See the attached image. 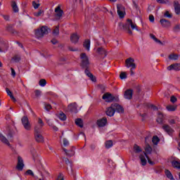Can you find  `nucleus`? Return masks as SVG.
<instances>
[{
    "instance_id": "obj_1",
    "label": "nucleus",
    "mask_w": 180,
    "mask_h": 180,
    "mask_svg": "<svg viewBox=\"0 0 180 180\" xmlns=\"http://www.w3.org/2000/svg\"><path fill=\"white\" fill-rule=\"evenodd\" d=\"M118 26L121 30H127L129 34H133V32L131 31V30H130V26L132 30H134V29L135 30H139V29H137V25L134 24L133 22V20L130 19H127V23L125 24L122 22H120Z\"/></svg>"
},
{
    "instance_id": "obj_2",
    "label": "nucleus",
    "mask_w": 180,
    "mask_h": 180,
    "mask_svg": "<svg viewBox=\"0 0 180 180\" xmlns=\"http://www.w3.org/2000/svg\"><path fill=\"white\" fill-rule=\"evenodd\" d=\"M115 112L117 113H123L124 112V109L122 105L117 103H112L110 107L107 108L105 113H115Z\"/></svg>"
},
{
    "instance_id": "obj_3",
    "label": "nucleus",
    "mask_w": 180,
    "mask_h": 180,
    "mask_svg": "<svg viewBox=\"0 0 180 180\" xmlns=\"http://www.w3.org/2000/svg\"><path fill=\"white\" fill-rule=\"evenodd\" d=\"M50 29L47 26H42L40 29L35 30V36L37 39L44 37V34H49Z\"/></svg>"
},
{
    "instance_id": "obj_4",
    "label": "nucleus",
    "mask_w": 180,
    "mask_h": 180,
    "mask_svg": "<svg viewBox=\"0 0 180 180\" xmlns=\"http://www.w3.org/2000/svg\"><path fill=\"white\" fill-rule=\"evenodd\" d=\"M81 63L80 67L82 68H89V58L86 56V53H82L80 54Z\"/></svg>"
},
{
    "instance_id": "obj_5",
    "label": "nucleus",
    "mask_w": 180,
    "mask_h": 180,
    "mask_svg": "<svg viewBox=\"0 0 180 180\" xmlns=\"http://www.w3.org/2000/svg\"><path fill=\"white\" fill-rule=\"evenodd\" d=\"M102 99L105 101V102H108V103H110L112 102H119V97L118 96H114L110 93H105L103 95Z\"/></svg>"
},
{
    "instance_id": "obj_6",
    "label": "nucleus",
    "mask_w": 180,
    "mask_h": 180,
    "mask_svg": "<svg viewBox=\"0 0 180 180\" xmlns=\"http://www.w3.org/2000/svg\"><path fill=\"white\" fill-rule=\"evenodd\" d=\"M34 131L36 141L37 143H43L44 141V137H43V135H41V130H40V128L36 126L34 129Z\"/></svg>"
},
{
    "instance_id": "obj_7",
    "label": "nucleus",
    "mask_w": 180,
    "mask_h": 180,
    "mask_svg": "<svg viewBox=\"0 0 180 180\" xmlns=\"http://www.w3.org/2000/svg\"><path fill=\"white\" fill-rule=\"evenodd\" d=\"M21 122L25 130H27L28 131H30V130H32V125L30 124V122H29V118H27V116H23L21 119Z\"/></svg>"
},
{
    "instance_id": "obj_8",
    "label": "nucleus",
    "mask_w": 180,
    "mask_h": 180,
    "mask_svg": "<svg viewBox=\"0 0 180 180\" xmlns=\"http://www.w3.org/2000/svg\"><path fill=\"white\" fill-rule=\"evenodd\" d=\"M125 67L127 68H137L136 63H134V59L133 58H128L125 60Z\"/></svg>"
},
{
    "instance_id": "obj_9",
    "label": "nucleus",
    "mask_w": 180,
    "mask_h": 180,
    "mask_svg": "<svg viewBox=\"0 0 180 180\" xmlns=\"http://www.w3.org/2000/svg\"><path fill=\"white\" fill-rule=\"evenodd\" d=\"M68 109L69 112H71L72 113H77L78 105H77V103H72L68 105Z\"/></svg>"
},
{
    "instance_id": "obj_10",
    "label": "nucleus",
    "mask_w": 180,
    "mask_h": 180,
    "mask_svg": "<svg viewBox=\"0 0 180 180\" xmlns=\"http://www.w3.org/2000/svg\"><path fill=\"white\" fill-rule=\"evenodd\" d=\"M23 167H25V164H23V159L22 157L18 156L16 169H18V171H23Z\"/></svg>"
},
{
    "instance_id": "obj_11",
    "label": "nucleus",
    "mask_w": 180,
    "mask_h": 180,
    "mask_svg": "<svg viewBox=\"0 0 180 180\" xmlns=\"http://www.w3.org/2000/svg\"><path fill=\"white\" fill-rule=\"evenodd\" d=\"M117 12L120 18H124V11H125L124 6H123L120 4H118L117 6Z\"/></svg>"
},
{
    "instance_id": "obj_12",
    "label": "nucleus",
    "mask_w": 180,
    "mask_h": 180,
    "mask_svg": "<svg viewBox=\"0 0 180 180\" xmlns=\"http://www.w3.org/2000/svg\"><path fill=\"white\" fill-rule=\"evenodd\" d=\"M108 123V119L106 117H103L99 119L96 122V124L98 127H105Z\"/></svg>"
},
{
    "instance_id": "obj_13",
    "label": "nucleus",
    "mask_w": 180,
    "mask_h": 180,
    "mask_svg": "<svg viewBox=\"0 0 180 180\" xmlns=\"http://www.w3.org/2000/svg\"><path fill=\"white\" fill-rule=\"evenodd\" d=\"M124 98L125 99H132L133 98V89H127L124 93Z\"/></svg>"
},
{
    "instance_id": "obj_14",
    "label": "nucleus",
    "mask_w": 180,
    "mask_h": 180,
    "mask_svg": "<svg viewBox=\"0 0 180 180\" xmlns=\"http://www.w3.org/2000/svg\"><path fill=\"white\" fill-rule=\"evenodd\" d=\"M168 71H172L174 70V71H180V63H174L172 64L167 67Z\"/></svg>"
},
{
    "instance_id": "obj_15",
    "label": "nucleus",
    "mask_w": 180,
    "mask_h": 180,
    "mask_svg": "<svg viewBox=\"0 0 180 180\" xmlns=\"http://www.w3.org/2000/svg\"><path fill=\"white\" fill-rule=\"evenodd\" d=\"M55 12L57 19H61L63 13H64V11L61 10V7L60 6L55 8Z\"/></svg>"
},
{
    "instance_id": "obj_16",
    "label": "nucleus",
    "mask_w": 180,
    "mask_h": 180,
    "mask_svg": "<svg viewBox=\"0 0 180 180\" xmlns=\"http://www.w3.org/2000/svg\"><path fill=\"white\" fill-rule=\"evenodd\" d=\"M156 122L159 123V124H164L165 123V116L162 113H159L158 115V118Z\"/></svg>"
},
{
    "instance_id": "obj_17",
    "label": "nucleus",
    "mask_w": 180,
    "mask_h": 180,
    "mask_svg": "<svg viewBox=\"0 0 180 180\" xmlns=\"http://www.w3.org/2000/svg\"><path fill=\"white\" fill-rule=\"evenodd\" d=\"M162 129L163 130H165V131H166V133H167V134H169V136H172V133H174V129H172V128H171L169 125L165 124L162 126Z\"/></svg>"
},
{
    "instance_id": "obj_18",
    "label": "nucleus",
    "mask_w": 180,
    "mask_h": 180,
    "mask_svg": "<svg viewBox=\"0 0 180 180\" xmlns=\"http://www.w3.org/2000/svg\"><path fill=\"white\" fill-rule=\"evenodd\" d=\"M160 23L163 27H171V22L166 19H160Z\"/></svg>"
},
{
    "instance_id": "obj_19",
    "label": "nucleus",
    "mask_w": 180,
    "mask_h": 180,
    "mask_svg": "<svg viewBox=\"0 0 180 180\" xmlns=\"http://www.w3.org/2000/svg\"><path fill=\"white\" fill-rule=\"evenodd\" d=\"M78 40H79V36L77 33L72 34L70 36V41L74 43V44H77L78 43Z\"/></svg>"
},
{
    "instance_id": "obj_20",
    "label": "nucleus",
    "mask_w": 180,
    "mask_h": 180,
    "mask_svg": "<svg viewBox=\"0 0 180 180\" xmlns=\"http://www.w3.org/2000/svg\"><path fill=\"white\" fill-rule=\"evenodd\" d=\"M0 141L3 143L4 144H6V146H8V147H11V143H9V141L5 136H3L2 134H0Z\"/></svg>"
},
{
    "instance_id": "obj_21",
    "label": "nucleus",
    "mask_w": 180,
    "mask_h": 180,
    "mask_svg": "<svg viewBox=\"0 0 180 180\" xmlns=\"http://www.w3.org/2000/svg\"><path fill=\"white\" fill-rule=\"evenodd\" d=\"M84 73L86 74V75H87V77H89L90 79H91L93 82H95L96 81V78L94 77V75H92V73L89 72V70H88V68H86Z\"/></svg>"
},
{
    "instance_id": "obj_22",
    "label": "nucleus",
    "mask_w": 180,
    "mask_h": 180,
    "mask_svg": "<svg viewBox=\"0 0 180 180\" xmlns=\"http://www.w3.org/2000/svg\"><path fill=\"white\" fill-rule=\"evenodd\" d=\"M139 158L141 160V165H143V167L147 165V160L146 159V155L144 154V152L143 154H141L139 155Z\"/></svg>"
},
{
    "instance_id": "obj_23",
    "label": "nucleus",
    "mask_w": 180,
    "mask_h": 180,
    "mask_svg": "<svg viewBox=\"0 0 180 180\" xmlns=\"http://www.w3.org/2000/svg\"><path fill=\"white\" fill-rule=\"evenodd\" d=\"M76 126L82 129L84 127V121L81 118H77L75 121Z\"/></svg>"
},
{
    "instance_id": "obj_24",
    "label": "nucleus",
    "mask_w": 180,
    "mask_h": 180,
    "mask_svg": "<svg viewBox=\"0 0 180 180\" xmlns=\"http://www.w3.org/2000/svg\"><path fill=\"white\" fill-rule=\"evenodd\" d=\"M83 47H84L87 51H89V49H91V40L86 39L83 44Z\"/></svg>"
},
{
    "instance_id": "obj_25",
    "label": "nucleus",
    "mask_w": 180,
    "mask_h": 180,
    "mask_svg": "<svg viewBox=\"0 0 180 180\" xmlns=\"http://www.w3.org/2000/svg\"><path fill=\"white\" fill-rule=\"evenodd\" d=\"M174 6L175 13H176V15H179L180 14V5H179V2L174 1Z\"/></svg>"
},
{
    "instance_id": "obj_26",
    "label": "nucleus",
    "mask_w": 180,
    "mask_h": 180,
    "mask_svg": "<svg viewBox=\"0 0 180 180\" xmlns=\"http://www.w3.org/2000/svg\"><path fill=\"white\" fill-rule=\"evenodd\" d=\"M56 116L60 120H62V122H65V120H67V115L65 113H56Z\"/></svg>"
},
{
    "instance_id": "obj_27",
    "label": "nucleus",
    "mask_w": 180,
    "mask_h": 180,
    "mask_svg": "<svg viewBox=\"0 0 180 180\" xmlns=\"http://www.w3.org/2000/svg\"><path fill=\"white\" fill-rule=\"evenodd\" d=\"M172 167L176 168V169H180V161L173 160L172 161Z\"/></svg>"
},
{
    "instance_id": "obj_28",
    "label": "nucleus",
    "mask_w": 180,
    "mask_h": 180,
    "mask_svg": "<svg viewBox=\"0 0 180 180\" xmlns=\"http://www.w3.org/2000/svg\"><path fill=\"white\" fill-rule=\"evenodd\" d=\"M165 174L169 179L175 180V179H174V176H172V173H171V172L169 170L165 169Z\"/></svg>"
},
{
    "instance_id": "obj_29",
    "label": "nucleus",
    "mask_w": 180,
    "mask_h": 180,
    "mask_svg": "<svg viewBox=\"0 0 180 180\" xmlns=\"http://www.w3.org/2000/svg\"><path fill=\"white\" fill-rule=\"evenodd\" d=\"M6 92L7 93L8 96H10L11 99H12V101L13 102H16V98H15V96H13V94H12V91H11V90H9V89L6 88Z\"/></svg>"
},
{
    "instance_id": "obj_30",
    "label": "nucleus",
    "mask_w": 180,
    "mask_h": 180,
    "mask_svg": "<svg viewBox=\"0 0 180 180\" xmlns=\"http://www.w3.org/2000/svg\"><path fill=\"white\" fill-rule=\"evenodd\" d=\"M97 53H98V54H101V56H104V57H106L107 56L106 51L103 48H98Z\"/></svg>"
},
{
    "instance_id": "obj_31",
    "label": "nucleus",
    "mask_w": 180,
    "mask_h": 180,
    "mask_svg": "<svg viewBox=\"0 0 180 180\" xmlns=\"http://www.w3.org/2000/svg\"><path fill=\"white\" fill-rule=\"evenodd\" d=\"M134 153H136V154H139V153H141V151H143V149H141V148L139 145L134 144Z\"/></svg>"
},
{
    "instance_id": "obj_32",
    "label": "nucleus",
    "mask_w": 180,
    "mask_h": 180,
    "mask_svg": "<svg viewBox=\"0 0 180 180\" xmlns=\"http://www.w3.org/2000/svg\"><path fill=\"white\" fill-rule=\"evenodd\" d=\"M63 151L67 154L69 157H72L75 154V152L74 150L71 149L70 150H68L65 148H63Z\"/></svg>"
},
{
    "instance_id": "obj_33",
    "label": "nucleus",
    "mask_w": 180,
    "mask_h": 180,
    "mask_svg": "<svg viewBox=\"0 0 180 180\" xmlns=\"http://www.w3.org/2000/svg\"><path fill=\"white\" fill-rule=\"evenodd\" d=\"M11 6H12L13 12H15V13L19 12V8L18 7V5L16 4V1H12Z\"/></svg>"
},
{
    "instance_id": "obj_34",
    "label": "nucleus",
    "mask_w": 180,
    "mask_h": 180,
    "mask_svg": "<svg viewBox=\"0 0 180 180\" xmlns=\"http://www.w3.org/2000/svg\"><path fill=\"white\" fill-rule=\"evenodd\" d=\"M52 34H53V36H58V34H60V26L57 25L56 27H55L52 32Z\"/></svg>"
},
{
    "instance_id": "obj_35",
    "label": "nucleus",
    "mask_w": 180,
    "mask_h": 180,
    "mask_svg": "<svg viewBox=\"0 0 180 180\" xmlns=\"http://www.w3.org/2000/svg\"><path fill=\"white\" fill-rule=\"evenodd\" d=\"M113 147V141L112 140H108L105 142V148H110Z\"/></svg>"
},
{
    "instance_id": "obj_36",
    "label": "nucleus",
    "mask_w": 180,
    "mask_h": 180,
    "mask_svg": "<svg viewBox=\"0 0 180 180\" xmlns=\"http://www.w3.org/2000/svg\"><path fill=\"white\" fill-rule=\"evenodd\" d=\"M150 37L152 38L153 40H154V41H155L156 43H159V44H162V42H161L160 39H157V37H155V35H154V34H150Z\"/></svg>"
},
{
    "instance_id": "obj_37",
    "label": "nucleus",
    "mask_w": 180,
    "mask_h": 180,
    "mask_svg": "<svg viewBox=\"0 0 180 180\" xmlns=\"http://www.w3.org/2000/svg\"><path fill=\"white\" fill-rule=\"evenodd\" d=\"M152 142L155 146H157V144L160 143V138H158L157 136H154L152 139Z\"/></svg>"
},
{
    "instance_id": "obj_38",
    "label": "nucleus",
    "mask_w": 180,
    "mask_h": 180,
    "mask_svg": "<svg viewBox=\"0 0 180 180\" xmlns=\"http://www.w3.org/2000/svg\"><path fill=\"white\" fill-rule=\"evenodd\" d=\"M179 58V56L178 54H170L169 56V60H176Z\"/></svg>"
},
{
    "instance_id": "obj_39",
    "label": "nucleus",
    "mask_w": 180,
    "mask_h": 180,
    "mask_svg": "<svg viewBox=\"0 0 180 180\" xmlns=\"http://www.w3.org/2000/svg\"><path fill=\"white\" fill-rule=\"evenodd\" d=\"M154 171L156 174H161L162 172V167L161 166H157L155 167Z\"/></svg>"
},
{
    "instance_id": "obj_40",
    "label": "nucleus",
    "mask_w": 180,
    "mask_h": 180,
    "mask_svg": "<svg viewBox=\"0 0 180 180\" xmlns=\"http://www.w3.org/2000/svg\"><path fill=\"white\" fill-rule=\"evenodd\" d=\"M166 108L168 112H174V110L176 109V107L174 105H168Z\"/></svg>"
},
{
    "instance_id": "obj_41",
    "label": "nucleus",
    "mask_w": 180,
    "mask_h": 180,
    "mask_svg": "<svg viewBox=\"0 0 180 180\" xmlns=\"http://www.w3.org/2000/svg\"><path fill=\"white\" fill-rule=\"evenodd\" d=\"M38 123L39 125V129H40V130H41V127H43V126H44V122H43V120H41V118H39L38 119Z\"/></svg>"
},
{
    "instance_id": "obj_42",
    "label": "nucleus",
    "mask_w": 180,
    "mask_h": 180,
    "mask_svg": "<svg viewBox=\"0 0 180 180\" xmlns=\"http://www.w3.org/2000/svg\"><path fill=\"white\" fill-rule=\"evenodd\" d=\"M144 154L148 160V164H150V165H154V162L152 161L151 159H150V158L148 157V155H147L146 152H144Z\"/></svg>"
},
{
    "instance_id": "obj_43",
    "label": "nucleus",
    "mask_w": 180,
    "mask_h": 180,
    "mask_svg": "<svg viewBox=\"0 0 180 180\" xmlns=\"http://www.w3.org/2000/svg\"><path fill=\"white\" fill-rule=\"evenodd\" d=\"M36 98H40L41 96V91L37 89L34 91Z\"/></svg>"
},
{
    "instance_id": "obj_44",
    "label": "nucleus",
    "mask_w": 180,
    "mask_h": 180,
    "mask_svg": "<svg viewBox=\"0 0 180 180\" xmlns=\"http://www.w3.org/2000/svg\"><path fill=\"white\" fill-rule=\"evenodd\" d=\"M148 106L149 109H151V110H158V108L153 104H149Z\"/></svg>"
},
{
    "instance_id": "obj_45",
    "label": "nucleus",
    "mask_w": 180,
    "mask_h": 180,
    "mask_svg": "<svg viewBox=\"0 0 180 180\" xmlns=\"http://www.w3.org/2000/svg\"><path fill=\"white\" fill-rule=\"evenodd\" d=\"M13 61L15 63H19L20 61V56L16 55L13 58Z\"/></svg>"
},
{
    "instance_id": "obj_46",
    "label": "nucleus",
    "mask_w": 180,
    "mask_h": 180,
    "mask_svg": "<svg viewBox=\"0 0 180 180\" xmlns=\"http://www.w3.org/2000/svg\"><path fill=\"white\" fill-rule=\"evenodd\" d=\"M173 32H180V25L177 24L173 28Z\"/></svg>"
},
{
    "instance_id": "obj_47",
    "label": "nucleus",
    "mask_w": 180,
    "mask_h": 180,
    "mask_svg": "<svg viewBox=\"0 0 180 180\" xmlns=\"http://www.w3.org/2000/svg\"><path fill=\"white\" fill-rule=\"evenodd\" d=\"M46 84H47V82L44 79H41L39 81V85L40 86H46Z\"/></svg>"
},
{
    "instance_id": "obj_48",
    "label": "nucleus",
    "mask_w": 180,
    "mask_h": 180,
    "mask_svg": "<svg viewBox=\"0 0 180 180\" xmlns=\"http://www.w3.org/2000/svg\"><path fill=\"white\" fill-rule=\"evenodd\" d=\"M120 78L121 79H126V78H127V75H126V72H122L120 75Z\"/></svg>"
},
{
    "instance_id": "obj_49",
    "label": "nucleus",
    "mask_w": 180,
    "mask_h": 180,
    "mask_svg": "<svg viewBox=\"0 0 180 180\" xmlns=\"http://www.w3.org/2000/svg\"><path fill=\"white\" fill-rule=\"evenodd\" d=\"M44 108L49 112V110H51V105L44 103Z\"/></svg>"
},
{
    "instance_id": "obj_50",
    "label": "nucleus",
    "mask_w": 180,
    "mask_h": 180,
    "mask_svg": "<svg viewBox=\"0 0 180 180\" xmlns=\"http://www.w3.org/2000/svg\"><path fill=\"white\" fill-rule=\"evenodd\" d=\"M25 175H30L31 176H34V173H33V171L28 169L26 171Z\"/></svg>"
},
{
    "instance_id": "obj_51",
    "label": "nucleus",
    "mask_w": 180,
    "mask_h": 180,
    "mask_svg": "<svg viewBox=\"0 0 180 180\" xmlns=\"http://www.w3.org/2000/svg\"><path fill=\"white\" fill-rule=\"evenodd\" d=\"M145 153H148V154H150V153H151V151H153V149L151 148V146H148V147H146V148H145Z\"/></svg>"
},
{
    "instance_id": "obj_52",
    "label": "nucleus",
    "mask_w": 180,
    "mask_h": 180,
    "mask_svg": "<svg viewBox=\"0 0 180 180\" xmlns=\"http://www.w3.org/2000/svg\"><path fill=\"white\" fill-rule=\"evenodd\" d=\"M165 18H169V19H171V18H172V14L169 13V11H166L164 14Z\"/></svg>"
},
{
    "instance_id": "obj_53",
    "label": "nucleus",
    "mask_w": 180,
    "mask_h": 180,
    "mask_svg": "<svg viewBox=\"0 0 180 180\" xmlns=\"http://www.w3.org/2000/svg\"><path fill=\"white\" fill-rule=\"evenodd\" d=\"M32 6L34 9H38L39 6H40V4L36 3V1H32Z\"/></svg>"
},
{
    "instance_id": "obj_54",
    "label": "nucleus",
    "mask_w": 180,
    "mask_h": 180,
    "mask_svg": "<svg viewBox=\"0 0 180 180\" xmlns=\"http://www.w3.org/2000/svg\"><path fill=\"white\" fill-rule=\"evenodd\" d=\"M43 11L39 10L37 13H34V16L39 17V16H41V13H43Z\"/></svg>"
},
{
    "instance_id": "obj_55",
    "label": "nucleus",
    "mask_w": 180,
    "mask_h": 180,
    "mask_svg": "<svg viewBox=\"0 0 180 180\" xmlns=\"http://www.w3.org/2000/svg\"><path fill=\"white\" fill-rule=\"evenodd\" d=\"M51 127L53 129V130H54V131H58V127H57V126L54 124H51Z\"/></svg>"
},
{
    "instance_id": "obj_56",
    "label": "nucleus",
    "mask_w": 180,
    "mask_h": 180,
    "mask_svg": "<svg viewBox=\"0 0 180 180\" xmlns=\"http://www.w3.org/2000/svg\"><path fill=\"white\" fill-rule=\"evenodd\" d=\"M170 102H172V103H175V102H176V98L175 96H172L170 98Z\"/></svg>"
},
{
    "instance_id": "obj_57",
    "label": "nucleus",
    "mask_w": 180,
    "mask_h": 180,
    "mask_svg": "<svg viewBox=\"0 0 180 180\" xmlns=\"http://www.w3.org/2000/svg\"><path fill=\"white\" fill-rule=\"evenodd\" d=\"M70 144V142H68V140H67L66 139H63V146H65L66 147V146H68Z\"/></svg>"
},
{
    "instance_id": "obj_58",
    "label": "nucleus",
    "mask_w": 180,
    "mask_h": 180,
    "mask_svg": "<svg viewBox=\"0 0 180 180\" xmlns=\"http://www.w3.org/2000/svg\"><path fill=\"white\" fill-rule=\"evenodd\" d=\"M11 75L14 77H16V72H15V70L13 69V68H11Z\"/></svg>"
},
{
    "instance_id": "obj_59",
    "label": "nucleus",
    "mask_w": 180,
    "mask_h": 180,
    "mask_svg": "<svg viewBox=\"0 0 180 180\" xmlns=\"http://www.w3.org/2000/svg\"><path fill=\"white\" fill-rule=\"evenodd\" d=\"M149 20L152 23L154 22V15H149Z\"/></svg>"
},
{
    "instance_id": "obj_60",
    "label": "nucleus",
    "mask_w": 180,
    "mask_h": 180,
    "mask_svg": "<svg viewBox=\"0 0 180 180\" xmlns=\"http://www.w3.org/2000/svg\"><path fill=\"white\" fill-rule=\"evenodd\" d=\"M2 18H4V20H9V15H1Z\"/></svg>"
},
{
    "instance_id": "obj_61",
    "label": "nucleus",
    "mask_w": 180,
    "mask_h": 180,
    "mask_svg": "<svg viewBox=\"0 0 180 180\" xmlns=\"http://www.w3.org/2000/svg\"><path fill=\"white\" fill-rule=\"evenodd\" d=\"M58 180H64V177L63 176V174H60L58 175Z\"/></svg>"
},
{
    "instance_id": "obj_62",
    "label": "nucleus",
    "mask_w": 180,
    "mask_h": 180,
    "mask_svg": "<svg viewBox=\"0 0 180 180\" xmlns=\"http://www.w3.org/2000/svg\"><path fill=\"white\" fill-rule=\"evenodd\" d=\"M133 70H136V68H130V75L131 76L134 75V71H133Z\"/></svg>"
},
{
    "instance_id": "obj_63",
    "label": "nucleus",
    "mask_w": 180,
    "mask_h": 180,
    "mask_svg": "<svg viewBox=\"0 0 180 180\" xmlns=\"http://www.w3.org/2000/svg\"><path fill=\"white\" fill-rule=\"evenodd\" d=\"M169 123L170 124H175V120L172 119V120H169Z\"/></svg>"
},
{
    "instance_id": "obj_64",
    "label": "nucleus",
    "mask_w": 180,
    "mask_h": 180,
    "mask_svg": "<svg viewBox=\"0 0 180 180\" xmlns=\"http://www.w3.org/2000/svg\"><path fill=\"white\" fill-rule=\"evenodd\" d=\"M51 41L52 44H57V43H58L57 39H52Z\"/></svg>"
}]
</instances>
